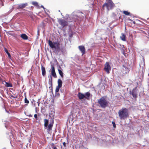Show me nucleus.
Listing matches in <instances>:
<instances>
[{"label":"nucleus","instance_id":"nucleus-1","mask_svg":"<svg viewBox=\"0 0 149 149\" xmlns=\"http://www.w3.org/2000/svg\"><path fill=\"white\" fill-rule=\"evenodd\" d=\"M85 17V15L81 12L74 11L69 16V15L67 14L65 17V19L72 22H79L83 20Z\"/></svg>","mask_w":149,"mask_h":149},{"label":"nucleus","instance_id":"nucleus-2","mask_svg":"<svg viewBox=\"0 0 149 149\" xmlns=\"http://www.w3.org/2000/svg\"><path fill=\"white\" fill-rule=\"evenodd\" d=\"M52 68L51 75H50V77L49 76H48L49 78L48 84L49 86V88L50 89V93H52V95L53 96L54 94L53 93L52 84V76H53L54 78H56V77L57 76L55 72L54 67V66H52ZM50 94L51 95V94Z\"/></svg>","mask_w":149,"mask_h":149},{"label":"nucleus","instance_id":"nucleus-3","mask_svg":"<svg viewBox=\"0 0 149 149\" xmlns=\"http://www.w3.org/2000/svg\"><path fill=\"white\" fill-rule=\"evenodd\" d=\"M120 118L121 120H124L129 116L128 109L122 108L118 112Z\"/></svg>","mask_w":149,"mask_h":149},{"label":"nucleus","instance_id":"nucleus-4","mask_svg":"<svg viewBox=\"0 0 149 149\" xmlns=\"http://www.w3.org/2000/svg\"><path fill=\"white\" fill-rule=\"evenodd\" d=\"M97 101L98 103L102 108H105L109 106V102L104 96L102 97L100 99L97 100Z\"/></svg>","mask_w":149,"mask_h":149},{"label":"nucleus","instance_id":"nucleus-5","mask_svg":"<svg viewBox=\"0 0 149 149\" xmlns=\"http://www.w3.org/2000/svg\"><path fill=\"white\" fill-rule=\"evenodd\" d=\"M48 44L50 47L55 50L56 52H58L60 50L59 44L58 42H53L51 41H48Z\"/></svg>","mask_w":149,"mask_h":149},{"label":"nucleus","instance_id":"nucleus-6","mask_svg":"<svg viewBox=\"0 0 149 149\" xmlns=\"http://www.w3.org/2000/svg\"><path fill=\"white\" fill-rule=\"evenodd\" d=\"M107 3H105L103 5V8L106 6L107 10H109L112 9L115 6V4L111 0H106Z\"/></svg>","mask_w":149,"mask_h":149},{"label":"nucleus","instance_id":"nucleus-7","mask_svg":"<svg viewBox=\"0 0 149 149\" xmlns=\"http://www.w3.org/2000/svg\"><path fill=\"white\" fill-rule=\"evenodd\" d=\"M129 93L134 98H136L137 97L136 87L134 88L132 91L130 90Z\"/></svg>","mask_w":149,"mask_h":149},{"label":"nucleus","instance_id":"nucleus-8","mask_svg":"<svg viewBox=\"0 0 149 149\" xmlns=\"http://www.w3.org/2000/svg\"><path fill=\"white\" fill-rule=\"evenodd\" d=\"M104 70L108 74L110 72V71L111 70V67L109 65V63L107 62L104 65Z\"/></svg>","mask_w":149,"mask_h":149},{"label":"nucleus","instance_id":"nucleus-9","mask_svg":"<svg viewBox=\"0 0 149 149\" xmlns=\"http://www.w3.org/2000/svg\"><path fill=\"white\" fill-rule=\"evenodd\" d=\"M54 123V119L50 120L47 125V130H52Z\"/></svg>","mask_w":149,"mask_h":149},{"label":"nucleus","instance_id":"nucleus-10","mask_svg":"<svg viewBox=\"0 0 149 149\" xmlns=\"http://www.w3.org/2000/svg\"><path fill=\"white\" fill-rule=\"evenodd\" d=\"M59 24L63 27L68 25V22L64 19H61L58 20Z\"/></svg>","mask_w":149,"mask_h":149},{"label":"nucleus","instance_id":"nucleus-11","mask_svg":"<svg viewBox=\"0 0 149 149\" xmlns=\"http://www.w3.org/2000/svg\"><path fill=\"white\" fill-rule=\"evenodd\" d=\"M54 112L53 111H49V119H47V124L50 120L54 119Z\"/></svg>","mask_w":149,"mask_h":149},{"label":"nucleus","instance_id":"nucleus-12","mask_svg":"<svg viewBox=\"0 0 149 149\" xmlns=\"http://www.w3.org/2000/svg\"><path fill=\"white\" fill-rule=\"evenodd\" d=\"M79 50L82 53V55H83L85 53V47L83 45H81L78 46Z\"/></svg>","mask_w":149,"mask_h":149},{"label":"nucleus","instance_id":"nucleus-13","mask_svg":"<svg viewBox=\"0 0 149 149\" xmlns=\"http://www.w3.org/2000/svg\"><path fill=\"white\" fill-rule=\"evenodd\" d=\"M84 98L87 100H89L91 97V94L89 92H87L84 93Z\"/></svg>","mask_w":149,"mask_h":149},{"label":"nucleus","instance_id":"nucleus-14","mask_svg":"<svg viewBox=\"0 0 149 149\" xmlns=\"http://www.w3.org/2000/svg\"><path fill=\"white\" fill-rule=\"evenodd\" d=\"M27 4L26 3L19 4L18 5V6L16 8L18 9H22L25 8L27 6Z\"/></svg>","mask_w":149,"mask_h":149},{"label":"nucleus","instance_id":"nucleus-15","mask_svg":"<svg viewBox=\"0 0 149 149\" xmlns=\"http://www.w3.org/2000/svg\"><path fill=\"white\" fill-rule=\"evenodd\" d=\"M61 87L57 86H56V90H55V96H59L60 95L59 93H58L59 91V89L60 88H61Z\"/></svg>","mask_w":149,"mask_h":149},{"label":"nucleus","instance_id":"nucleus-16","mask_svg":"<svg viewBox=\"0 0 149 149\" xmlns=\"http://www.w3.org/2000/svg\"><path fill=\"white\" fill-rule=\"evenodd\" d=\"M105 142V141L104 140L102 139H99L97 140V143L98 145L102 146L103 144Z\"/></svg>","mask_w":149,"mask_h":149},{"label":"nucleus","instance_id":"nucleus-17","mask_svg":"<svg viewBox=\"0 0 149 149\" xmlns=\"http://www.w3.org/2000/svg\"><path fill=\"white\" fill-rule=\"evenodd\" d=\"M77 96L79 100H81L84 98V93L79 92L78 93Z\"/></svg>","mask_w":149,"mask_h":149},{"label":"nucleus","instance_id":"nucleus-18","mask_svg":"<svg viewBox=\"0 0 149 149\" xmlns=\"http://www.w3.org/2000/svg\"><path fill=\"white\" fill-rule=\"evenodd\" d=\"M77 147L79 149H88V148L81 143L79 144L78 146H77Z\"/></svg>","mask_w":149,"mask_h":149},{"label":"nucleus","instance_id":"nucleus-19","mask_svg":"<svg viewBox=\"0 0 149 149\" xmlns=\"http://www.w3.org/2000/svg\"><path fill=\"white\" fill-rule=\"evenodd\" d=\"M123 13L126 15H130L131 17H133V15L132 14H131L130 13L127 11L125 10L123 12Z\"/></svg>","mask_w":149,"mask_h":149},{"label":"nucleus","instance_id":"nucleus-20","mask_svg":"<svg viewBox=\"0 0 149 149\" xmlns=\"http://www.w3.org/2000/svg\"><path fill=\"white\" fill-rule=\"evenodd\" d=\"M41 111L42 113L44 114V115H46V116H47V113H46V109L45 107H42L41 109Z\"/></svg>","mask_w":149,"mask_h":149},{"label":"nucleus","instance_id":"nucleus-21","mask_svg":"<svg viewBox=\"0 0 149 149\" xmlns=\"http://www.w3.org/2000/svg\"><path fill=\"white\" fill-rule=\"evenodd\" d=\"M20 37L24 40H27L28 39V37L25 34H22L21 35Z\"/></svg>","mask_w":149,"mask_h":149},{"label":"nucleus","instance_id":"nucleus-22","mask_svg":"<svg viewBox=\"0 0 149 149\" xmlns=\"http://www.w3.org/2000/svg\"><path fill=\"white\" fill-rule=\"evenodd\" d=\"M41 70L42 71V75L43 76L45 75L46 74L45 69V67H44L42 65Z\"/></svg>","mask_w":149,"mask_h":149},{"label":"nucleus","instance_id":"nucleus-23","mask_svg":"<svg viewBox=\"0 0 149 149\" xmlns=\"http://www.w3.org/2000/svg\"><path fill=\"white\" fill-rule=\"evenodd\" d=\"M48 146H50L52 149H57L56 147L54 146V144L53 143H49Z\"/></svg>","mask_w":149,"mask_h":149},{"label":"nucleus","instance_id":"nucleus-24","mask_svg":"<svg viewBox=\"0 0 149 149\" xmlns=\"http://www.w3.org/2000/svg\"><path fill=\"white\" fill-rule=\"evenodd\" d=\"M57 82L58 84V86L62 87L63 82L60 79H58Z\"/></svg>","mask_w":149,"mask_h":149},{"label":"nucleus","instance_id":"nucleus-25","mask_svg":"<svg viewBox=\"0 0 149 149\" xmlns=\"http://www.w3.org/2000/svg\"><path fill=\"white\" fill-rule=\"evenodd\" d=\"M125 37L126 36L124 34L122 33V36H120V38L123 41H125L126 40Z\"/></svg>","mask_w":149,"mask_h":149},{"label":"nucleus","instance_id":"nucleus-26","mask_svg":"<svg viewBox=\"0 0 149 149\" xmlns=\"http://www.w3.org/2000/svg\"><path fill=\"white\" fill-rule=\"evenodd\" d=\"M58 73L60 75V76L62 78H63L64 77L63 76V73L62 72V71L59 69H58Z\"/></svg>","mask_w":149,"mask_h":149},{"label":"nucleus","instance_id":"nucleus-27","mask_svg":"<svg viewBox=\"0 0 149 149\" xmlns=\"http://www.w3.org/2000/svg\"><path fill=\"white\" fill-rule=\"evenodd\" d=\"M4 51L6 52L8 56V57L9 58H10L11 57V55H10V54L8 52V50L6 48H4Z\"/></svg>","mask_w":149,"mask_h":149},{"label":"nucleus","instance_id":"nucleus-28","mask_svg":"<svg viewBox=\"0 0 149 149\" xmlns=\"http://www.w3.org/2000/svg\"><path fill=\"white\" fill-rule=\"evenodd\" d=\"M32 4L34 5V6H36L38 8H39V5L38 3L36 2H32Z\"/></svg>","mask_w":149,"mask_h":149},{"label":"nucleus","instance_id":"nucleus-29","mask_svg":"<svg viewBox=\"0 0 149 149\" xmlns=\"http://www.w3.org/2000/svg\"><path fill=\"white\" fill-rule=\"evenodd\" d=\"M90 1H91V5H92L93 6L95 5L94 1L95 0H89Z\"/></svg>","mask_w":149,"mask_h":149},{"label":"nucleus","instance_id":"nucleus-30","mask_svg":"<svg viewBox=\"0 0 149 149\" xmlns=\"http://www.w3.org/2000/svg\"><path fill=\"white\" fill-rule=\"evenodd\" d=\"M3 0H0V8L4 5Z\"/></svg>","mask_w":149,"mask_h":149},{"label":"nucleus","instance_id":"nucleus-31","mask_svg":"<svg viewBox=\"0 0 149 149\" xmlns=\"http://www.w3.org/2000/svg\"><path fill=\"white\" fill-rule=\"evenodd\" d=\"M6 86L7 87H12V85L11 84L8 83H6Z\"/></svg>","mask_w":149,"mask_h":149},{"label":"nucleus","instance_id":"nucleus-32","mask_svg":"<svg viewBox=\"0 0 149 149\" xmlns=\"http://www.w3.org/2000/svg\"><path fill=\"white\" fill-rule=\"evenodd\" d=\"M24 102L28 104L29 103V101L27 99L26 97L24 99Z\"/></svg>","mask_w":149,"mask_h":149},{"label":"nucleus","instance_id":"nucleus-33","mask_svg":"<svg viewBox=\"0 0 149 149\" xmlns=\"http://www.w3.org/2000/svg\"><path fill=\"white\" fill-rule=\"evenodd\" d=\"M69 37L70 38H72L73 35V33L72 31H71V32L70 33H69Z\"/></svg>","mask_w":149,"mask_h":149},{"label":"nucleus","instance_id":"nucleus-34","mask_svg":"<svg viewBox=\"0 0 149 149\" xmlns=\"http://www.w3.org/2000/svg\"><path fill=\"white\" fill-rule=\"evenodd\" d=\"M112 123L113 124V128H116V126L115 122H114L112 121Z\"/></svg>","mask_w":149,"mask_h":149},{"label":"nucleus","instance_id":"nucleus-35","mask_svg":"<svg viewBox=\"0 0 149 149\" xmlns=\"http://www.w3.org/2000/svg\"><path fill=\"white\" fill-rule=\"evenodd\" d=\"M44 126L45 127H47V119H44Z\"/></svg>","mask_w":149,"mask_h":149},{"label":"nucleus","instance_id":"nucleus-36","mask_svg":"<svg viewBox=\"0 0 149 149\" xmlns=\"http://www.w3.org/2000/svg\"><path fill=\"white\" fill-rule=\"evenodd\" d=\"M34 117L36 119V120H38V115L37 114H35L34 115Z\"/></svg>","mask_w":149,"mask_h":149},{"label":"nucleus","instance_id":"nucleus-37","mask_svg":"<svg viewBox=\"0 0 149 149\" xmlns=\"http://www.w3.org/2000/svg\"><path fill=\"white\" fill-rule=\"evenodd\" d=\"M66 143L65 142H64L63 143V146L65 147H66Z\"/></svg>","mask_w":149,"mask_h":149},{"label":"nucleus","instance_id":"nucleus-38","mask_svg":"<svg viewBox=\"0 0 149 149\" xmlns=\"http://www.w3.org/2000/svg\"><path fill=\"white\" fill-rule=\"evenodd\" d=\"M128 20L131 21H132V20L131 19H130V18H128Z\"/></svg>","mask_w":149,"mask_h":149},{"label":"nucleus","instance_id":"nucleus-39","mask_svg":"<svg viewBox=\"0 0 149 149\" xmlns=\"http://www.w3.org/2000/svg\"><path fill=\"white\" fill-rule=\"evenodd\" d=\"M29 117H31L32 116V115L30 114L29 115Z\"/></svg>","mask_w":149,"mask_h":149},{"label":"nucleus","instance_id":"nucleus-40","mask_svg":"<svg viewBox=\"0 0 149 149\" xmlns=\"http://www.w3.org/2000/svg\"><path fill=\"white\" fill-rule=\"evenodd\" d=\"M68 40L70 42V43L71 42V39L70 38H69V40Z\"/></svg>","mask_w":149,"mask_h":149},{"label":"nucleus","instance_id":"nucleus-41","mask_svg":"<svg viewBox=\"0 0 149 149\" xmlns=\"http://www.w3.org/2000/svg\"><path fill=\"white\" fill-rule=\"evenodd\" d=\"M63 89H61V90H60V91L61 92V93H63Z\"/></svg>","mask_w":149,"mask_h":149},{"label":"nucleus","instance_id":"nucleus-42","mask_svg":"<svg viewBox=\"0 0 149 149\" xmlns=\"http://www.w3.org/2000/svg\"><path fill=\"white\" fill-rule=\"evenodd\" d=\"M133 23L134 24H136V22H135V21H133Z\"/></svg>","mask_w":149,"mask_h":149},{"label":"nucleus","instance_id":"nucleus-43","mask_svg":"<svg viewBox=\"0 0 149 149\" xmlns=\"http://www.w3.org/2000/svg\"><path fill=\"white\" fill-rule=\"evenodd\" d=\"M47 17H49V15H48V14H47Z\"/></svg>","mask_w":149,"mask_h":149},{"label":"nucleus","instance_id":"nucleus-44","mask_svg":"<svg viewBox=\"0 0 149 149\" xmlns=\"http://www.w3.org/2000/svg\"><path fill=\"white\" fill-rule=\"evenodd\" d=\"M41 7H43V8H44L43 7V6H42Z\"/></svg>","mask_w":149,"mask_h":149},{"label":"nucleus","instance_id":"nucleus-45","mask_svg":"<svg viewBox=\"0 0 149 149\" xmlns=\"http://www.w3.org/2000/svg\"><path fill=\"white\" fill-rule=\"evenodd\" d=\"M65 44L66 43V41H65Z\"/></svg>","mask_w":149,"mask_h":149},{"label":"nucleus","instance_id":"nucleus-46","mask_svg":"<svg viewBox=\"0 0 149 149\" xmlns=\"http://www.w3.org/2000/svg\"><path fill=\"white\" fill-rule=\"evenodd\" d=\"M47 58L48 59H49V58H48V57H47Z\"/></svg>","mask_w":149,"mask_h":149},{"label":"nucleus","instance_id":"nucleus-47","mask_svg":"<svg viewBox=\"0 0 149 149\" xmlns=\"http://www.w3.org/2000/svg\"><path fill=\"white\" fill-rule=\"evenodd\" d=\"M58 11H59V12H60V10H59Z\"/></svg>","mask_w":149,"mask_h":149},{"label":"nucleus","instance_id":"nucleus-48","mask_svg":"<svg viewBox=\"0 0 149 149\" xmlns=\"http://www.w3.org/2000/svg\"><path fill=\"white\" fill-rule=\"evenodd\" d=\"M11 1H13L14 0H11Z\"/></svg>","mask_w":149,"mask_h":149},{"label":"nucleus","instance_id":"nucleus-49","mask_svg":"<svg viewBox=\"0 0 149 149\" xmlns=\"http://www.w3.org/2000/svg\"><path fill=\"white\" fill-rule=\"evenodd\" d=\"M148 75L149 76V74H148Z\"/></svg>","mask_w":149,"mask_h":149},{"label":"nucleus","instance_id":"nucleus-50","mask_svg":"<svg viewBox=\"0 0 149 149\" xmlns=\"http://www.w3.org/2000/svg\"><path fill=\"white\" fill-rule=\"evenodd\" d=\"M50 149H51L50 148Z\"/></svg>","mask_w":149,"mask_h":149}]
</instances>
